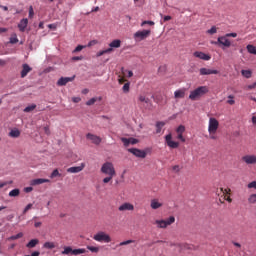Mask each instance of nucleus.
Instances as JSON below:
<instances>
[{
  "instance_id": "nucleus-1",
  "label": "nucleus",
  "mask_w": 256,
  "mask_h": 256,
  "mask_svg": "<svg viewBox=\"0 0 256 256\" xmlns=\"http://www.w3.org/2000/svg\"><path fill=\"white\" fill-rule=\"evenodd\" d=\"M209 93V87L207 86H199L190 92L189 99L191 101H197L203 97V95H207Z\"/></svg>"
},
{
  "instance_id": "nucleus-2",
  "label": "nucleus",
  "mask_w": 256,
  "mask_h": 256,
  "mask_svg": "<svg viewBox=\"0 0 256 256\" xmlns=\"http://www.w3.org/2000/svg\"><path fill=\"white\" fill-rule=\"evenodd\" d=\"M100 171L101 173H103V175H117V172L115 171V166L112 162H105L104 164H102Z\"/></svg>"
},
{
  "instance_id": "nucleus-3",
  "label": "nucleus",
  "mask_w": 256,
  "mask_h": 256,
  "mask_svg": "<svg viewBox=\"0 0 256 256\" xmlns=\"http://www.w3.org/2000/svg\"><path fill=\"white\" fill-rule=\"evenodd\" d=\"M98 243H111V236L104 231H99L93 236Z\"/></svg>"
},
{
  "instance_id": "nucleus-4",
  "label": "nucleus",
  "mask_w": 256,
  "mask_h": 256,
  "mask_svg": "<svg viewBox=\"0 0 256 256\" xmlns=\"http://www.w3.org/2000/svg\"><path fill=\"white\" fill-rule=\"evenodd\" d=\"M84 253H87V250L85 248H78L74 249L71 248V246L64 247V250L62 251V255H83Z\"/></svg>"
},
{
  "instance_id": "nucleus-5",
  "label": "nucleus",
  "mask_w": 256,
  "mask_h": 256,
  "mask_svg": "<svg viewBox=\"0 0 256 256\" xmlns=\"http://www.w3.org/2000/svg\"><path fill=\"white\" fill-rule=\"evenodd\" d=\"M173 223H175V218L174 216H170L166 220H156L154 225H157L158 229H167V227L173 225Z\"/></svg>"
},
{
  "instance_id": "nucleus-6",
  "label": "nucleus",
  "mask_w": 256,
  "mask_h": 256,
  "mask_svg": "<svg viewBox=\"0 0 256 256\" xmlns=\"http://www.w3.org/2000/svg\"><path fill=\"white\" fill-rule=\"evenodd\" d=\"M219 129V121L216 118H210L208 124V133L209 135H215Z\"/></svg>"
},
{
  "instance_id": "nucleus-7",
  "label": "nucleus",
  "mask_w": 256,
  "mask_h": 256,
  "mask_svg": "<svg viewBox=\"0 0 256 256\" xmlns=\"http://www.w3.org/2000/svg\"><path fill=\"white\" fill-rule=\"evenodd\" d=\"M150 35L151 30H141L134 33L133 38L135 39V41H145V39H147V37H149Z\"/></svg>"
},
{
  "instance_id": "nucleus-8",
  "label": "nucleus",
  "mask_w": 256,
  "mask_h": 256,
  "mask_svg": "<svg viewBox=\"0 0 256 256\" xmlns=\"http://www.w3.org/2000/svg\"><path fill=\"white\" fill-rule=\"evenodd\" d=\"M212 45H223V47H231V41L229 39H227V36H220L218 37L217 41L211 42Z\"/></svg>"
},
{
  "instance_id": "nucleus-9",
  "label": "nucleus",
  "mask_w": 256,
  "mask_h": 256,
  "mask_svg": "<svg viewBox=\"0 0 256 256\" xmlns=\"http://www.w3.org/2000/svg\"><path fill=\"white\" fill-rule=\"evenodd\" d=\"M128 152L135 155V157H139L140 159H145V157H147V152L145 150L130 148L128 149Z\"/></svg>"
},
{
  "instance_id": "nucleus-10",
  "label": "nucleus",
  "mask_w": 256,
  "mask_h": 256,
  "mask_svg": "<svg viewBox=\"0 0 256 256\" xmlns=\"http://www.w3.org/2000/svg\"><path fill=\"white\" fill-rule=\"evenodd\" d=\"M242 161L247 165H256V155L247 154L242 157Z\"/></svg>"
},
{
  "instance_id": "nucleus-11",
  "label": "nucleus",
  "mask_w": 256,
  "mask_h": 256,
  "mask_svg": "<svg viewBox=\"0 0 256 256\" xmlns=\"http://www.w3.org/2000/svg\"><path fill=\"white\" fill-rule=\"evenodd\" d=\"M173 136L171 134H168L165 136V141L168 147L170 149H177L179 147V142L173 141Z\"/></svg>"
},
{
  "instance_id": "nucleus-12",
  "label": "nucleus",
  "mask_w": 256,
  "mask_h": 256,
  "mask_svg": "<svg viewBox=\"0 0 256 256\" xmlns=\"http://www.w3.org/2000/svg\"><path fill=\"white\" fill-rule=\"evenodd\" d=\"M75 80V76L73 77H61L58 81H57V86L58 87H65V85H67V83H71V81Z\"/></svg>"
},
{
  "instance_id": "nucleus-13",
  "label": "nucleus",
  "mask_w": 256,
  "mask_h": 256,
  "mask_svg": "<svg viewBox=\"0 0 256 256\" xmlns=\"http://www.w3.org/2000/svg\"><path fill=\"white\" fill-rule=\"evenodd\" d=\"M86 139H89L94 145H101V137L94 135L92 133H88L86 135Z\"/></svg>"
},
{
  "instance_id": "nucleus-14",
  "label": "nucleus",
  "mask_w": 256,
  "mask_h": 256,
  "mask_svg": "<svg viewBox=\"0 0 256 256\" xmlns=\"http://www.w3.org/2000/svg\"><path fill=\"white\" fill-rule=\"evenodd\" d=\"M150 207L153 210L161 209V207H163V203L161 202V200H159V198H153L150 201Z\"/></svg>"
},
{
  "instance_id": "nucleus-15",
  "label": "nucleus",
  "mask_w": 256,
  "mask_h": 256,
  "mask_svg": "<svg viewBox=\"0 0 256 256\" xmlns=\"http://www.w3.org/2000/svg\"><path fill=\"white\" fill-rule=\"evenodd\" d=\"M193 55L197 59H202V61H211V56L209 54L204 53V52L196 51V52H194Z\"/></svg>"
},
{
  "instance_id": "nucleus-16",
  "label": "nucleus",
  "mask_w": 256,
  "mask_h": 256,
  "mask_svg": "<svg viewBox=\"0 0 256 256\" xmlns=\"http://www.w3.org/2000/svg\"><path fill=\"white\" fill-rule=\"evenodd\" d=\"M122 143L124 144V147H129V145H137L139 143V140L136 138H121Z\"/></svg>"
},
{
  "instance_id": "nucleus-17",
  "label": "nucleus",
  "mask_w": 256,
  "mask_h": 256,
  "mask_svg": "<svg viewBox=\"0 0 256 256\" xmlns=\"http://www.w3.org/2000/svg\"><path fill=\"white\" fill-rule=\"evenodd\" d=\"M118 211H135V206L129 202H126L118 207Z\"/></svg>"
},
{
  "instance_id": "nucleus-18",
  "label": "nucleus",
  "mask_w": 256,
  "mask_h": 256,
  "mask_svg": "<svg viewBox=\"0 0 256 256\" xmlns=\"http://www.w3.org/2000/svg\"><path fill=\"white\" fill-rule=\"evenodd\" d=\"M200 75H219L218 70L209 69V68H200Z\"/></svg>"
},
{
  "instance_id": "nucleus-19",
  "label": "nucleus",
  "mask_w": 256,
  "mask_h": 256,
  "mask_svg": "<svg viewBox=\"0 0 256 256\" xmlns=\"http://www.w3.org/2000/svg\"><path fill=\"white\" fill-rule=\"evenodd\" d=\"M85 169V163H81L80 166H73L67 169V173H81Z\"/></svg>"
},
{
  "instance_id": "nucleus-20",
  "label": "nucleus",
  "mask_w": 256,
  "mask_h": 256,
  "mask_svg": "<svg viewBox=\"0 0 256 256\" xmlns=\"http://www.w3.org/2000/svg\"><path fill=\"white\" fill-rule=\"evenodd\" d=\"M32 68L28 66V64L22 65V71H21V77L24 79V77H27V74L31 73Z\"/></svg>"
},
{
  "instance_id": "nucleus-21",
  "label": "nucleus",
  "mask_w": 256,
  "mask_h": 256,
  "mask_svg": "<svg viewBox=\"0 0 256 256\" xmlns=\"http://www.w3.org/2000/svg\"><path fill=\"white\" fill-rule=\"evenodd\" d=\"M27 25H29V20L27 18L22 19L18 24L19 31L24 33L25 29H27Z\"/></svg>"
},
{
  "instance_id": "nucleus-22",
  "label": "nucleus",
  "mask_w": 256,
  "mask_h": 256,
  "mask_svg": "<svg viewBox=\"0 0 256 256\" xmlns=\"http://www.w3.org/2000/svg\"><path fill=\"white\" fill-rule=\"evenodd\" d=\"M175 99H185V88L176 90L174 92Z\"/></svg>"
},
{
  "instance_id": "nucleus-23",
  "label": "nucleus",
  "mask_w": 256,
  "mask_h": 256,
  "mask_svg": "<svg viewBox=\"0 0 256 256\" xmlns=\"http://www.w3.org/2000/svg\"><path fill=\"white\" fill-rule=\"evenodd\" d=\"M110 49H119L121 47V40L115 39L109 43Z\"/></svg>"
},
{
  "instance_id": "nucleus-24",
  "label": "nucleus",
  "mask_w": 256,
  "mask_h": 256,
  "mask_svg": "<svg viewBox=\"0 0 256 256\" xmlns=\"http://www.w3.org/2000/svg\"><path fill=\"white\" fill-rule=\"evenodd\" d=\"M43 183H49V179H45V178L34 179L32 180L31 185H43Z\"/></svg>"
},
{
  "instance_id": "nucleus-25",
  "label": "nucleus",
  "mask_w": 256,
  "mask_h": 256,
  "mask_svg": "<svg viewBox=\"0 0 256 256\" xmlns=\"http://www.w3.org/2000/svg\"><path fill=\"white\" fill-rule=\"evenodd\" d=\"M39 245V239H32L26 244L27 249H33Z\"/></svg>"
},
{
  "instance_id": "nucleus-26",
  "label": "nucleus",
  "mask_w": 256,
  "mask_h": 256,
  "mask_svg": "<svg viewBox=\"0 0 256 256\" xmlns=\"http://www.w3.org/2000/svg\"><path fill=\"white\" fill-rule=\"evenodd\" d=\"M9 137H12L13 139H17L18 137H21V131H19V129H12L9 132Z\"/></svg>"
},
{
  "instance_id": "nucleus-27",
  "label": "nucleus",
  "mask_w": 256,
  "mask_h": 256,
  "mask_svg": "<svg viewBox=\"0 0 256 256\" xmlns=\"http://www.w3.org/2000/svg\"><path fill=\"white\" fill-rule=\"evenodd\" d=\"M107 53H113V48H107L106 50H101L96 54V57H103Z\"/></svg>"
},
{
  "instance_id": "nucleus-28",
  "label": "nucleus",
  "mask_w": 256,
  "mask_h": 256,
  "mask_svg": "<svg viewBox=\"0 0 256 256\" xmlns=\"http://www.w3.org/2000/svg\"><path fill=\"white\" fill-rule=\"evenodd\" d=\"M246 49H247L248 53H251V55H256V46L248 44L246 46Z\"/></svg>"
},
{
  "instance_id": "nucleus-29",
  "label": "nucleus",
  "mask_w": 256,
  "mask_h": 256,
  "mask_svg": "<svg viewBox=\"0 0 256 256\" xmlns=\"http://www.w3.org/2000/svg\"><path fill=\"white\" fill-rule=\"evenodd\" d=\"M97 101H101V97L91 98L90 100H88L86 102V105H88V106L95 105V103H97Z\"/></svg>"
},
{
  "instance_id": "nucleus-30",
  "label": "nucleus",
  "mask_w": 256,
  "mask_h": 256,
  "mask_svg": "<svg viewBox=\"0 0 256 256\" xmlns=\"http://www.w3.org/2000/svg\"><path fill=\"white\" fill-rule=\"evenodd\" d=\"M21 191L19 189H13L9 192V197H19Z\"/></svg>"
},
{
  "instance_id": "nucleus-31",
  "label": "nucleus",
  "mask_w": 256,
  "mask_h": 256,
  "mask_svg": "<svg viewBox=\"0 0 256 256\" xmlns=\"http://www.w3.org/2000/svg\"><path fill=\"white\" fill-rule=\"evenodd\" d=\"M165 127V122L156 123V133H161V130Z\"/></svg>"
},
{
  "instance_id": "nucleus-32",
  "label": "nucleus",
  "mask_w": 256,
  "mask_h": 256,
  "mask_svg": "<svg viewBox=\"0 0 256 256\" xmlns=\"http://www.w3.org/2000/svg\"><path fill=\"white\" fill-rule=\"evenodd\" d=\"M35 109H37V105L32 104L24 109V113H31V111H35Z\"/></svg>"
},
{
  "instance_id": "nucleus-33",
  "label": "nucleus",
  "mask_w": 256,
  "mask_h": 256,
  "mask_svg": "<svg viewBox=\"0 0 256 256\" xmlns=\"http://www.w3.org/2000/svg\"><path fill=\"white\" fill-rule=\"evenodd\" d=\"M138 100L140 101V103H147V104L151 103V99H149L143 95H140L138 97Z\"/></svg>"
},
{
  "instance_id": "nucleus-34",
  "label": "nucleus",
  "mask_w": 256,
  "mask_h": 256,
  "mask_svg": "<svg viewBox=\"0 0 256 256\" xmlns=\"http://www.w3.org/2000/svg\"><path fill=\"white\" fill-rule=\"evenodd\" d=\"M241 73L243 77H245L246 79H251V75H252L251 70H242Z\"/></svg>"
},
{
  "instance_id": "nucleus-35",
  "label": "nucleus",
  "mask_w": 256,
  "mask_h": 256,
  "mask_svg": "<svg viewBox=\"0 0 256 256\" xmlns=\"http://www.w3.org/2000/svg\"><path fill=\"white\" fill-rule=\"evenodd\" d=\"M176 133L177 135H183L185 133V126L184 125L178 126V128L176 129Z\"/></svg>"
},
{
  "instance_id": "nucleus-36",
  "label": "nucleus",
  "mask_w": 256,
  "mask_h": 256,
  "mask_svg": "<svg viewBox=\"0 0 256 256\" xmlns=\"http://www.w3.org/2000/svg\"><path fill=\"white\" fill-rule=\"evenodd\" d=\"M220 191L221 193H223L222 197H227V195H231L230 188H226V189L220 188Z\"/></svg>"
},
{
  "instance_id": "nucleus-37",
  "label": "nucleus",
  "mask_w": 256,
  "mask_h": 256,
  "mask_svg": "<svg viewBox=\"0 0 256 256\" xmlns=\"http://www.w3.org/2000/svg\"><path fill=\"white\" fill-rule=\"evenodd\" d=\"M44 247H45V249H55V243L54 242H45Z\"/></svg>"
},
{
  "instance_id": "nucleus-38",
  "label": "nucleus",
  "mask_w": 256,
  "mask_h": 256,
  "mask_svg": "<svg viewBox=\"0 0 256 256\" xmlns=\"http://www.w3.org/2000/svg\"><path fill=\"white\" fill-rule=\"evenodd\" d=\"M55 177H61V173H59V170L55 169L50 175V179H55Z\"/></svg>"
},
{
  "instance_id": "nucleus-39",
  "label": "nucleus",
  "mask_w": 256,
  "mask_h": 256,
  "mask_svg": "<svg viewBox=\"0 0 256 256\" xmlns=\"http://www.w3.org/2000/svg\"><path fill=\"white\" fill-rule=\"evenodd\" d=\"M10 43H12V45H15V43H19V39L17 38V34H13L10 37Z\"/></svg>"
},
{
  "instance_id": "nucleus-40",
  "label": "nucleus",
  "mask_w": 256,
  "mask_h": 256,
  "mask_svg": "<svg viewBox=\"0 0 256 256\" xmlns=\"http://www.w3.org/2000/svg\"><path fill=\"white\" fill-rule=\"evenodd\" d=\"M21 237H23V233H22V232H20V233H18V234H16V235L11 236V237L9 238V240H10V241H15V240H17V239H21Z\"/></svg>"
},
{
  "instance_id": "nucleus-41",
  "label": "nucleus",
  "mask_w": 256,
  "mask_h": 256,
  "mask_svg": "<svg viewBox=\"0 0 256 256\" xmlns=\"http://www.w3.org/2000/svg\"><path fill=\"white\" fill-rule=\"evenodd\" d=\"M87 250L91 251V253H99V247L87 246Z\"/></svg>"
},
{
  "instance_id": "nucleus-42",
  "label": "nucleus",
  "mask_w": 256,
  "mask_h": 256,
  "mask_svg": "<svg viewBox=\"0 0 256 256\" xmlns=\"http://www.w3.org/2000/svg\"><path fill=\"white\" fill-rule=\"evenodd\" d=\"M227 103H228V105H235V96L229 95Z\"/></svg>"
},
{
  "instance_id": "nucleus-43",
  "label": "nucleus",
  "mask_w": 256,
  "mask_h": 256,
  "mask_svg": "<svg viewBox=\"0 0 256 256\" xmlns=\"http://www.w3.org/2000/svg\"><path fill=\"white\" fill-rule=\"evenodd\" d=\"M107 177H105L102 181L103 183L107 184V183H110L112 180H113V175H106Z\"/></svg>"
},
{
  "instance_id": "nucleus-44",
  "label": "nucleus",
  "mask_w": 256,
  "mask_h": 256,
  "mask_svg": "<svg viewBox=\"0 0 256 256\" xmlns=\"http://www.w3.org/2000/svg\"><path fill=\"white\" fill-rule=\"evenodd\" d=\"M130 85L131 84L129 82L125 83L124 86L122 87V91L124 93H129Z\"/></svg>"
},
{
  "instance_id": "nucleus-45",
  "label": "nucleus",
  "mask_w": 256,
  "mask_h": 256,
  "mask_svg": "<svg viewBox=\"0 0 256 256\" xmlns=\"http://www.w3.org/2000/svg\"><path fill=\"white\" fill-rule=\"evenodd\" d=\"M145 25H150L153 26L155 25V22L151 21V20H145L141 23V27H145Z\"/></svg>"
},
{
  "instance_id": "nucleus-46",
  "label": "nucleus",
  "mask_w": 256,
  "mask_h": 256,
  "mask_svg": "<svg viewBox=\"0 0 256 256\" xmlns=\"http://www.w3.org/2000/svg\"><path fill=\"white\" fill-rule=\"evenodd\" d=\"M248 202L249 203H256V193L255 194H251L248 198Z\"/></svg>"
},
{
  "instance_id": "nucleus-47",
  "label": "nucleus",
  "mask_w": 256,
  "mask_h": 256,
  "mask_svg": "<svg viewBox=\"0 0 256 256\" xmlns=\"http://www.w3.org/2000/svg\"><path fill=\"white\" fill-rule=\"evenodd\" d=\"M207 33H209V35H215V33H217V27L212 26L211 29L207 31Z\"/></svg>"
},
{
  "instance_id": "nucleus-48",
  "label": "nucleus",
  "mask_w": 256,
  "mask_h": 256,
  "mask_svg": "<svg viewBox=\"0 0 256 256\" xmlns=\"http://www.w3.org/2000/svg\"><path fill=\"white\" fill-rule=\"evenodd\" d=\"M83 49H85V46H83V45H78V46L74 49L73 53H79V51H83Z\"/></svg>"
},
{
  "instance_id": "nucleus-49",
  "label": "nucleus",
  "mask_w": 256,
  "mask_h": 256,
  "mask_svg": "<svg viewBox=\"0 0 256 256\" xmlns=\"http://www.w3.org/2000/svg\"><path fill=\"white\" fill-rule=\"evenodd\" d=\"M35 15V11L33 10V6L29 7V18L33 19V16Z\"/></svg>"
},
{
  "instance_id": "nucleus-50",
  "label": "nucleus",
  "mask_w": 256,
  "mask_h": 256,
  "mask_svg": "<svg viewBox=\"0 0 256 256\" xmlns=\"http://www.w3.org/2000/svg\"><path fill=\"white\" fill-rule=\"evenodd\" d=\"M30 209H33V204H28L24 210H23V215H25V213H27V211H29Z\"/></svg>"
},
{
  "instance_id": "nucleus-51",
  "label": "nucleus",
  "mask_w": 256,
  "mask_h": 256,
  "mask_svg": "<svg viewBox=\"0 0 256 256\" xmlns=\"http://www.w3.org/2000/svg\"><path fill=\"white\" fill-rule=\"evenodd\" d=\"M133 243V240H126L119 244L120 247H123V245H131Z\"/></svg>"
},
{
  "instance_id": "nucleus-52",
  "label": "nucleus",
  "mask_w": 256,
  "mask_h": 256,
  "mask_svg": "<svg viewBox=\"0 0 256 256\" xmlns=\"http://www.w3.org/2000/svg\"><path fill=\"white\" fill-rule=\"evenodd\" d=\"M172 171H174V173H179V171H181V167L179 165H174L172 167Z\"/></svg>"
},
{
  "instance_id": "nucleus-53",
  "label": "nucleus",
  "mask_w": 256,
  "mask_h": 256,
  "mask_svg": "<svg viewBox=\"0 0 256 256\" xmlns=\"http://www.w3.org/2000/svg\"><path fill=\"white\" fill-rule=\"evenodd\" d=\"M177 139H179L182 143H185V137L183 134H177Z\"/></svg>"
},
{
  "instance_id": "nucleus-54",
  "label": "nucleus",
  "mask_w": 256,
  "mask_h": 256,
  "mask_svg": "<svg viewBox=\"0 0 256 256\" xmlns=\"http://www.w3.org/2000/svg\"><path fill=\"white\" fill-rule=\"evenodd\" d=\"M44 133L45 135H51V130L49 129V126L44 127Z\"/></svg>"
},
{
  "instance_id": "nucleus-55",
  "label": "nucleus",
  "mask_w": 256,
  "mask_h": 256,
  "mask_svg": "<svg viewBox=\"0 0 256 256\" xmlns=\"http://www.w3.org/2000/svg\"><path fill=\"white\" fill-rule=\"evenodd\" d=\"M224 201H227L228 203H233V199L230 196H224Z\"/></svg>"
},
{
  "instance_id": "nucleus-56",
  "label": "nucleus",
  "mask_w": 256,
  "mask_h": 256,
  "mask_svg": "<svg viewBox=\"0 0 256 256\" xmlns=\"http://www.w3.org/2000/svg\"><path fill=\"white\" fill-rule=\"evenodd\" d=\"M81 60H83V56H74L72 58V61H81Z\"/></svg>"
},
{
  "instance_id": "nucleus-57",
  "label": "nucleus",
  "mask_w": 256,
  "mask_h": 256,
  "mask_svg": "<svg viewBox=\"0 0 256 256\" xmlns=\"http://www.w3.org/2000/svg\"><path fill=\"white\" fill-rule=\"evenodd\" d=\"M72 101H73V103H80L81 102V98L80 97H73Z\"/></svg>"
},
{
  "instance_id": "nucleus-58",
  "label": "nucleus",
  "mask_w": 256,
  "mask_h": 256,
  "mask_svg": "<svg viewBox=\"0 0 256 256\" xmlns=\"http://www.w3.org/2000/svg\"><path fill=\"white\" fill-rule=\"evenodd\" d=\"M125 81H127V80H125V78L124 77H119V79H118V83L120 84V85H123V83H125Z\"/></svg>"
},
{
  "instance_id": "nucleus-59",
  "label": "nucleus",
  "mask_w": 256,
  "mask_h": 256,
  "mask_svg": "<svg viewBox=\"0 0 256 256\" xmlns=\"http://www.w3.org/2000/svg\"><path fill=\"white\" fill-rule=\"evenodd\" d=\"M226 37H237V33L233 32V33H227L225 34Z\"/></svg>"
},
{
  "instance_id": "nucleus-60",
  "label": "nucleus",
  "mask_w": 256,
  "mask_h": 256,
  "mask_svg": "<svg viewBox=\"0 0 256 256\" xmlns=\"http://www.w3.org/2000/svg\"><path fill=\"white\" fill-rule=\"evenodd\" d=\"M25 193H31L33 191V187H26L24 188Z\"/></svg>"
},
{
  "instance_id": "nucleus-61",
  "label": "nucleus",
  "mask_w": 256,
  "mask_h": 256,
  "mask_svg": "<svg viewBox=\"0 0 256 256\" xmlns=\"http://www.w3.org/2000/svg\"><path fill=\"white\" fill-rule=\"evenodd\" d=\"M39 255H41V252L35 251V252H32L31 255H29V256H39Z\"/></svg>"
},
{
  "instance_id": "nucleus-62",
  "label": "nucleus",
  "mask_w": 256,
  "mask_h": 256,
  "mask_svg": "<svg viewBox=\"0 0 256 256\" xmlns=\"http://www.w3.org/2000/svg\"><path fill=\"white\" fill-rule=\"evenodd\" d=\"M255 87H256V82L251 85H248V89H255Z\"/></svg>"
},
{
  "instance_id": "nucleus-63",
  "label": "nucleus",
  "mask_w": 256,
  "mask_h": 256,
  "mask_svg": "<svg viewBox=\"0 0 256 256\" xmlns=\"http://www.w3.org/2000/svg\"><path fill=\"white\" fill-rule=\"evenodd\" d=\"M171 16H164V22L171 21Z\"/></svg>"
},
{
  "instance_id": "nucleus-64",
  "label": "nucleus",
  "mask_w": 256,
  "mask_h": 256,
  "mask_svg": "<svg viewBox=\"0 0 256 256\" xmlns=\"http://www.w3.org/2000/svg\"><path fill=\"white\" fill-rule=\"evenodd\" d=\"M252 123H253V125H256V116L252 117Z\"/></svg>"
}]
</instances>
